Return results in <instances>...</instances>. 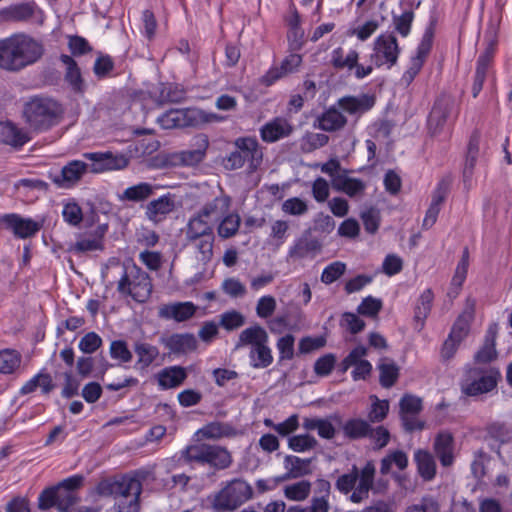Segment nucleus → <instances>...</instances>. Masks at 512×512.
Instances as JSON below:
<instances>
[{
	"label": "nucleus",
	"instance_id": "5fc2aeb1",
	"mask_svg": "<svg viewBox=\"0 0 512 512\" xmlns=\"http://www.w3.org/2000/svg\"><path fill=\"white\" fill-rule=\"evenodd\" d=\"M414 19V13L411 10L403 12L400 16L393 15V25L396 32L402 37L409 35L411 25Z\"/></svg>",
	"mask_w": 512,
	"mask_h": 512
},
{
	"label": "nucleus",
	"instance_id": "6ab92c4d",
	"mask_svg": "<svg viewBox=\"0 0 512 512\" xmlns=\"http://www.w3.org/2000/svg\"><path fill=\"white\" fill-rule=\"evenodd\" d=\"M88 172V163L80 160H72L62 167L60 174L53 177V182L65 187L74 185Z\"/></svg>",
	"mask_w": 512,
	"mask_h": 512
},
{
	"label": "nucleus",
	"instance_id": "09e8293b",
	"mask_svg": "<svg viewBox=\"0 0 512 512\" xmlns=\"http://www.w3.org/2000/svg\"><path fill=\"white\" fill-rule=\"evenodd\" d=\"M21 362V356L14 350L0 351V372L4 374L12 373Z\"/></svg>",
	"mask_w": 512,
	"mask_h": 512
},
{
	"label": "nucleus",
	"instance_id": "0e129e2a",
	"mask_svg": "<svg viewBox=\"0 0 512 512\" xmlns=\"http://www.w3.org/2000/svg\"><path fill=\"white\" fill-rule=\"evenodd\" d=\"M101 345V337L95 332H89L81 338L79 349L85 354H92L100 348Z\"/></svg>",
	"mask_w": 512,
	"mask_h": 512
},
{
	"label": "nucleus",
	"instance_id": "680f3d73",
	"mask_svg": "<svg viewBox=\"0 0 512 512\" xmlns=\"http://www.w3.org/2000/svg\"><path fill=\"white\" fill-rule=\"evenodd\" d=\"M140 495L136 494L130 498H119L114 504L115 512H139L141 508Z\"/></svg>",
	"mask_w": 512,
	"mask_h": 512
},
{
	"label": "nucleus",
	"instance_id": "393cba45",
	"mask_svg": "<svg viewBox=\"0 0 512 512\" xmlns=\"http://www.w3.org/2000/svg\"><path fill=\"white\" fill-rule=\"evenodd\" d=\"M475 313V301L468 299L466 302V307L463 312L456 319L451 332L450 338L455 339L456 341H462L469 333L470 324L474 319Z\"/></svg>",
	"mask_w": 512,
	"mask_h": 512
},
{
	"label": "nucleus",
	"instance_id": "864d4df0",
	"mask_svg": "<svg viewBox=\"0 0 512 512\" xmlns=\"http://www.w3.org/2000/svg\"><path fill=\"white\" fill-rule=\"evenodd\" d=\"M56 488V501H57V509L62 512L68 511V509L75 505L78 502V497L76 492L67 491L59 486H54Z\"/></svg>",
	"mask_w": 512,
	"mask_h": 512
},
{
	"label": "nucleus",
	"instance_id": "8fccbe9b",
	"mask_svg": "<svg viewBox=\"0 0 512 512\" xmlns=\"http://www.w3.org/2000/svg\"><path fill=\"white\" fill-rule=\"evenodd\" d=\"M318 442L310 434L294 435L288 439V446L295 452H304L314 449Z\"/></svg>",
	"mask_w": 512,
	"mask_h": 512
},
{
	"label": "nucleus",
	"instance_id": "b1692460",
	"mask_svg": "<svg viewBox=\"0 0 512 512\" xmlns=\"http://www.w3.org/2000/svg\"><path fill=\"white\" fill-rule=\"evenodd\" d=\"M302 63V56L300 54H290L281 63L280 67H272L262 76L261 82L266 86L272 85L275 81L294 72Z\"/></svg>",
	"mask_w": 512,
	"mask_h": 512
},
{
	"label": "nucleus",
	"instance_id": "4c0bfd02",
	"mask_svg": "<svg viewBox=\"0 0 512 512\" xmlns=\"http://www.w3.org/2000/svg\"><path fill=\"white\" fill-rule=\"evenodd\" d=\"M359 60V53L356 50H350L344 54V50L338 47L332 51L331 64L336 70L352 71Z\"/></svg>",
	"mask_w": 512,
	"mask_h": 512
},
{
	"label": "nucleus",
	"instance_id": "aec40b11",
	"mask_svg": "<svg viewBox=\"0 0 512 512\" xmlns=\"http://www.w3.org/2000/svg\"><path fill=\"white\" fill-rule=\"evenodd\" d=\"M292 132V125L282 117L272 119L260 129L261 138L266 143H273L284 137H288Z\"/></svg>",
	"mask_w": 512,
	"mask_h": 512
},
{
	"label": "nucleus",
	"instance_id": "de8ad7c7",
	"mask_svg": "<svg viewBox=\"0 0 512 512\" xmlns=\"http://www.w3.org/2000/svg\"><path fill=\"white\" fill-rule=\"evenodd\" d=\"M3 135L4 142L14 147H21L29 140L27 133L17 128L12 123H8L4 127Z\"/></svg>",
	"mask_w": 512,
	"mask_h": 512
},
{
	"label": "nucleus",
	"instance_id": "f257e3e1",
	"mask_svg": "<svg viewBox=\"0 0 512 512\" xmlns=\"http://www.w3.org/2000/svg\"><path fill=\"white\" fill-rule=\"evenodd\" d=\"M43 54V43L27 34L0 40V68L8 72L21 71L36 63Z\"/></svg>",
	"mask_w": 512,
	"mask_h": 512
},
{
	"label": "nucleus",
	"instance_id": "7c9ffc66",
	"mask_svg": "<svg viewBox=\"0 0 512 512\" xmlns=\"http://www.w3.org/2000/svg\"><path fill=\"white\" fill-rule=\"evenodd\" d=\"M375 104L373 96L363 94L360 97L345 96L338 100V106L349 114L366 112Z\"/></svg>",
	"mask_w": 512,
	"mask_h": 512
},
{
	"label": "nucleus",
	"instance_id": "f3484780",
	"mask_svg": "<svg viewBox=\"0 0 512 512\" xmlns=\"http://www.w3.org/2000/svg\"><path fill=\"white\" fill-rule=\"evenodd\" d=\"M164 129L195 127L194 108L171 109L158 117Z\"/></svg>",
	"mask_w": 512,
	"mask_h": 512
},
{
	"label": "nucleus",
	"instance_id": "4d7b16f0",
	"mask_svg": "<svg viewBox=\"0 0 512 512\" xmlns=\"http://www.w3.org/2000/svg\"><path fill=\"white\" fill-rule=\"evenodd\" d=\"M399 407L400 414H419L423 409L421 398L411 394H405L401 398Z\"/></svg>",
	"mask_w": 512,
	"mask_h": 512
},
{
	"label": "nucleus",
	"instance_id": "9b49d317",
	"mask_svg": "<svg viewBox=\"0 0 512 512\" xmlns=\"http://www.w3.org/2000/svg\"><path fill=\"white\" fill-rule=\"evenodd\" d=\"M84 159L90 161L88 164V172L100 174L106 171L122 170L129 164V158L121 153L114 154L107 152H86L83 154Z\"/></svg>",
	"mask_w": 512,
	"mask_h": 512
},
{
	"label": "nucleus",
	"instance_id": "58836bf2",
	"mask_svg": "<svg viewBox=\"0 0 512 512\" xmlns=\"http://www.w3.org/2000/svg\"><path fill=\"white\" fill-rule=\"evenodd\" d=\"M231 199L228 196L216 197L211 202H208L200 210L202 216L208 219L219 220L225 216L230 207Z\"/></svg>",
	"mask_w": 512,
	"mask_h": 512
},
{
	"label": "nucleus",
	"instance_id": "3c124183",
	"mask_svg": "<svg viewBox=\"0 0 512 512\" xmlns=\"http://www.w3.org/2000/svg\"><path fill=\"white\" fill-rule=\"evenodd\" d=\"M433 38H434V22H431L423 34L421 42L417 48V54L415 57H413L414 59H418L422 63H424L426 57L428 56V54L430 53V51L432 49Z\"/></svg>",
	"mask_w": 512,
	"mask_h": 512
},
{
	"label": "nucleus",
	"instance_id": "412c9836",
	"mask_svg": "<svg viewBox=\"0 0 512 512\" xmlns=\"http://www.w3.org/2000/svg\"><path fill=\"white\" fill-rule=\"evenodd\" d=\"M197 307L192 302H175L162 305L158 315L163 319H173L176 322H184L192 318Z\"/></svg>",
	"mask_w": 512,
	"mask_h": 512
},
{
	"label": "nucleus",
	"instance_id": "79ce46f5",
	"mask_svg": "<svg viewBox=\"0 0 512 512\" xmlns=\"http://www.w3.org/2000/svg\"><path fill=\"white\" fill-rule=\"evenodd\" d=\"M434 294L431 289H426L419 297L415 307L414 320L423 326L424 320L431 311Z\"/></svg>",
	"mask_w": 512,
	"mask_h": 512
},
{
	"label": "nucleus",
	"instance_id": "a211bd4d",
	"mask_svg": "<svg viewBox=\"0 0 512 512\" xmlns=\"http://www.w3.org/2000/svg\"><path fill=\"white\" fill-rule=\"evenodd\" d=\"M453 107V100L448 96H440L436 99L428 117V126L433 134H436L446 123Z\"/></svg>",
	"mask_w": 512,
	"mask_h": 512
},
{
	"label": "nucleus",
	"instance_id": "a19ab883",
	"mask_svg": "<svg viewBox=\"0 0 512 512\" xmlns=\"http://www.w3.org/2000/svg\"><path fill=\"white\" fill-rule=\"evenodd\" d=\"M378 369L380 372L379 381L382 387L390 388L398 380L399 367L393 361L388 362V359L384 358L378 365Z\"/></svg>",
	"mask_w": 512,
	"mask_h": 512
},
{
	"label": "nucleus",
	"instance_id": "49530a36",
	"mask_svg": "<svg viewBox=\"0 0 512 512\" xmlns=\"http://www.w3.org/2000/svg\"><path fill=\"white\" fill-rule=\"evenodd\" d=\"M240 216L238 214H226L218 226V234L222 238L234 236L240 226Z\"/></svg>",
	"mask_w": 512,
	"mask_h": 512
},
{
	"label": "nucleus",
	"instance_id": "338daca9",
	"mask_svg": "<svg viewBox=\"0 0 512 512\" xmlns=\"http://www.w3.org/2000/svg\"><path fill=\"white\" fill-rule=\"evenodd\" d=\"M113 69L114 62L109 55L99 56L93 66V72L99 79L107 77Z\"/></svg>",
	"mask_w": 512,
	"mask_h": 512
},
{
	"label": "nucleus",
	"instance_id": "5701e85b",
	"mask_svg": "<svg viewBox=\"0 0 512 512\" xmlns=\"http://www.w3.org/2000/svg\"><path fill=\"white\" fill-rule=\"evenodd\" d=\"M312 458L302 459L298 456L287 455L284 458L286 473L277 478L278 481H287L311 474Z\"/></svg>",
	"mask_w": 512,
	"mask_h": 512
},
{
	"label": "nucleus",
	"instance_id": "c9c22d12",
	"mask_svg": "<svg viewBox=\"0 0 512 512\" xmlns=\"http://www.w3.org/2000/svg\"><path fill=\"white\" fill-rule=\"evenodd\" d=\"M419 475L425 481H431L436 474V463L434 457L425 450H417L414 455Z\"/></svg>",
	"mask_w": 512,
	"mask_h": 512
},
{
	"label": "nucleus",
	"instance_id": "2f4dec72",
	"mask_svg": "<svg viewBox=\"0 0 512 512\" xmlns=\"http://www.w3.org/2000/svg\"><path fill=\"white\" fill-rule=\"evenodd\" d=\"M453 436L448 432H441L434 441V450L440 463L445 466H451L454 461L453 456Z\"/></svg>",
	"mask_w": 512,
	"mask_h": 512
},
{
	"label": "nucleus",
	"instance_id": "bb28decb",
	"mask_svg": "<svg viewBox=\"0 0 512 512\" xmlns=\"http://www.w3.org/2000/svg\"><path fill=\"white\" fill-rule=\"evenodd\" d=\"M347 124V118L335 107H330L317 117L314 127L326 132L341 130Z\"/></svg>",
	"mask_w": 512,
	"mask_h": 512
},
{
	"label": "nucleus",
	"instance_id": "e2e57ef3",
	"mask_svg": "<svg viewBox=\"0 0 512 512\" xmlns=\"http://www.w3.org/2000/svg\"><path fill=\"white\" fill-rule=\"evenodd\" d=\"M382 309V301L380 299L368 296L364 298L361 304L357 308V312L360 315L374 317Z\"/></svg>",
	"mask_w": 512,
	"mask_h": 512
},
{
	"label": "nucleus",
	"instance_id": "69168bd1",
	"mask_svg": "<svg viewBox=\"0 0 512 512\" xmlns=\"http://www.w3.org/2000/svg\"><path fill=\"white\" fill-rule=\"evenodd\" d=\"M222 290L232 298H240L246 294V287L237 278H227L222 283Z\"/></svg>",
	"mask_w": 512,
	"mask_h": 512
},
{
	"label": "nucleus",
	"instance_id": "e433bc0d",
	"mask_svg": "<svg viewBox=\"0 0 512 512\" xmlns=\"http://www.w3.org/2000/svg\"><path fill=\"white\" fill-rule=\"evenodd\" d=\"M154 194V186L147 182L126 188L119 196L121 201L142 202L150 198Z\"/></svg>",
	"mask_w": 512,
	"mask_h": 512
},
{
	"label": "nucleus",
	"instance_id": "13d9d810",
	"mask_svg": "<svg viewBox=\"0 0 512 512\" xmlns=\"http://www.w3.org/2000/svg\"><path fill=\"white\" fill-rule=\"evenodd\" d=\"M110 355L113 359L122 363L132 360V352L128 349V345L123 340H114L110 344Z\"/></svg>",
	"mask_w": 512,
	"mask_h": 512
},
{
	"label": "nucleus",
	"instance_id": "f03ea898",
	"mask_svg": "<svg viewBox=\"0 0 512 512\" xmlns=\"http://www.w3.org/2000/svg\"><path fill=\"white\" fill-rule=\"evenodd\" d=\"M179 461L191 467H208L213 472H217L230 468L233 457L224 446L197 442L180 451Z\"/></svg>",
	"mask_w": 512,
	"mask_h": 512
},
{
	"label": "nucleus",
	"instance_id": "6e6552de",
	"mask_svg": "<svg viewBox=\"0 0 512 512\" xmlns=\"http://www.w3.org/2000/svg\"><path fill=\"white\" fill-rule=\"evenodd\" d=\"M152 288L149 274L135 264L124 268L117 285V291L121 295L130 296L138 303L149 299Z\"/></svg>",
	"mask_w": 512,
	"mask_h": 512
},
{
	"label": "nucleus",
	"instance_id": "052dcab7",
	"mask_svg": "<svg viewBox=\"0 0 512 512\" xmlns=\"http://www.w3.org/2000/svg\"><path fill=\"white\" fill-rule=\"evenodd\" d=\"M281 208L285 214L293 216H301L306 214L308 211L307 203L298 197H292L285 200L282 203Z\"/></svg>",
	"mask_w": 512,
	"mask_h": 512
},
{
	"label": "nucleus",
	"instance_id": "dca6fc26",
	"mask_svg": "<svg viewBox=\"0 0 512 512\" xmlns=\"http://www.w3.org/2000/svg\"><path fill=\"white\" fill-rule=\"evenodd\" d=\"M159 342L171 354L175 355H184L197 349V340L191 333H174L170 336H162Z\"/></svg>",
	"mask_w": 512,
	"mask_h": 512
},
{
	"label": "nucleus",
	"instance_id": "0eeeda50",
	"mask_svg": "<svg viewBox=\"0 0 512 512\" xmlns=\"http://www.w3.org/2000/svg\"><path fill=\"white\" fill-rule=\"evenodd\" d=\"M500 379L501 373L498 368L492 366L469 368L461 380V392L469 397L480 396L494 390Z\"/></svg>",
	"mask_w": 512,
	"mask_h": 512
},
{
	"label": "nucleus",
	"instance_id": "ea45409f",
	"mask_svg": "<svg viewBox=\"0 0 512 512\" xmlns=\"http://www.w3.org/2000/svg\"><path fill=\"white\" fill-rule=\"evenodd\" d=\"M196 434L205 439H220L234 435L235 430L227 423L215 421L203 426Z\"/></svg>",
	"mask_w": 512,
	"mask_h": 512
},
{
	"label": "nucleus",
	"instance_id": "2eb2a0df",
	"mask_svg": "<svg viewBox=\"0 0 512 512\" xmlns=\"http://www.w3.org/2000/svg\"><path fill=\"white\" fill-rule=\"evenodd\" d=\"M0 226L11 231L15 237L22 239L34 236L41 229V225L38 222L22 218L15 213L2 215L0 217Z\"/></svg>",
	"mask_w": 512,
	"mask_h": 512
},
{
	"label": "nucleus",
	"instance_id": "cd10ccee",
	"mask_svg": "<svg viewBox=\"0 0 512 512\" xmlns=\"http://www.w3.org/2000/svg\"><path fill=\"white\" fill-rule=\"evenodd\" d=\"M186 368L182 366H169L156 375L158 384L161 389L167 390L176 388L184 383L187 378Z\"/></svg>",
	"mask_w": 512,
	"mask_h": 512
},
{
	"label": "nucleus",
	"instance_id": "f8f14e48",
	"mask_svg": "<svg viewBox=\"0 0 512 512\" xmlns=\"http://www.w3.org/2000/svg\"><path fill=\"white\" fill-rule=\"evenodd\" d=\"M399 53L400 48L396 37L393 34H383L375 40L371 60L377 67L387 65L391 68L396 64Z\"/></svg>",
	"mask_w": 512,
	"mask_h": 512
},
{
	"label": "nucleus",
	"instance_id": "a18cd8bd",
	"mask_svg": "<svg viewBox=\"0 0 512 512\" xmlns=\"http://www.w3.org/2000/svg\"><path fill=\"white\" fill-rule=\"evenodd\" d=\"M311 491V483L307 480H302L291 485H287L284 489L286 498L294 501L305 500Z\"/></svg>",
	"mask_w": 512,
	"mask_h": 512
},
{
	"label": "nucleus",
	"instance_id": "473e14b6",
	"mask_svg": "<svg viewBox=\"0 0 512 512\" xmlns=\"http://www.w3.org/2000/svg\"><path fill=\"white\" fill-rule=\"evenodd\" d=\"M320 249L321 243L318 239L311 237V230L309 229L305 231L303 236L290 248L289 255L291 257L304 258L309 253L319 251Z\"/></svg>",
	"mask_w": 512,
	"mask_h": 512
},
{
	"label": "nucleus",
	"instance_id": "37998d69",
	"mask_svg": "<svg viewBox=\"0 0 512 512\" xmlns=\"http://www.w3.org/2000/svg\"><path fill=\"white\" fill-rule=\"evenodd\" d=\"M214 235L202 236L196 240H187L193 244L200 254L199 261L203 264L209 263L213 258Z\"/></svg>",
	"mask_w": 512,
	"mask_h": 512
},
{
	"label": "nucleus",
	"instance_id": "c03bdc74",
	"mask_svg": "<svg viewBox=\"0 0 512 512\" xmlns=\"http://www.w3.org/2000/svg\"><path fill=\"white\" fill-rule=\"evenodd\" d=\"M487 437L499 442L500 444L508 443L512 438V431L502 422H493L486 426Z\"/></svg>",
	"mask_w": 512,
	"mask_h": 512
},
{
	"label": "nucleus",
	"instance_id": "4be33fe9",
	"mask_svg": "<svg viewBox=\"0 0 512 512\" xmlns=\"http://www.w3.org/2000/svg\"><path fill=\"white\" fill-rule=\"evenodd\" d=\"M175 209V199L171 194L150 201L146 206V217L157 224L163 221Z\"/></svg>",
	"mask_w": 512,
	"mask_h": 512
},
{
	"label": "nucleus",
	"instance_id": "1a4fd4ad",
	"mask_svg": "<svg viewBox=\"0 0 512 512\" xmlns=\"http://www.w3.org/2000/svg\"><path fill=\"white\" fill-rule=\"evenodd\" d=\"M253 495L252 487L243 479L229 481L212 501V507L219 512L234 511Z\"/></svg>",
	"mask_w": 512,
	"mask_h": 512
},
{
	"label": "nucleus",
	"instance_id": "20e7f679",
	"mask_svg": "<svg viewBox=\"0 0 512 512\" xmlns=\"http://www.w3.org/2000/svg\"><path fill=\"white\" fill-rule=\"evenodd\" d=\"M268 342L267 331L259 324H255L241 331L235 348L251 346L249 352L250 365L256 369H264L273 362L272 350L268 346Z\"/></svg>",
	"mask_w": 512,
	"mask_h": 512
},
{
	"label": "nucleus",
	"instance_id": "774afa93",
	"mask_svg": "<svg viewBox=\"0 0 512 512\" xmlns=\"http://www.w3.org/2000/svg\"><path fill=\"white\" fill-rule=\"evenodd\" d=\"M405 512H441V509L434 498L423 497L419 503L408 506Z\"/></svg>",
	"mask_w": 512,
	"mask_h": 512
},
{
	"label": "nucleus",
	"instance_id": "6e6d98bb",
	"mask_svg": "<svg viewBox=\"0 0 512 512\" xmlns=\"http://www.w3.org/2000/svg\"><path fill=\"white\" fill-rule=\"evenodd\" d=\"M295 337L292 334H286L277 341V349L279 351V362L291 360L294 357Z\"/></svg>",
	"mask_w": 512,
	"mask_h": 512
},
{
	"label": "nucleus",
	"instance_id": "4468645a",
	"mask_svg": "<svg viewBox=\"0 0 512 512\" xmlns=\"http://www.w3.org/2000/svg\"><path fill=\"white\" fill-rule=\"evenodd\" d=\"M4 20L9 22H29L42 24V10L34 2H24L11 5L1 11Z\"/></svg>",
	"mask_w": 512,
	"mask_h": 512
},
{
	"label": "nucleus",
	"instance_id": "9d476101",
	"mask_svg": "<svg viewBox=\"0 0 512 512\" xmlns=\"http://www.w3.org/2000/svg\"><path fill=\"white\" fill-rule=\"evenodd\" d=\"M96 492L103 497L112 496L118 501L119 498H130L132 495L141 494L142 483L137 478L129 476L107 478L98 483Z\"/></svg>",
	"mask_w": 512,
	"mask_h": 512
},
{
	"label": "nucleus",
	"instance_id": "a878e982",
	"mask_svg": "<svg viewBox=\"0 0 512 512\" xmlns=\"http://www.w3.org/2000/svg\"><path fill=\"white\" fill-rule=\"evenodd\" d=\"M60 60L66 66L64 79L72 91L78 94L84 93L86 85L77 62L66 54H62Z\"/></svg>",
	"mask_w": 512,
	"mask_h": 512
},
{
	"label": "nucleus",
	"instance_id": "7ed1b4c3",
	"mask_svg": "<svg viewBox=\"0 0 512 512\" xmlns=\"http://www.w3.org/2000/svg\"><path fill=\"white\" fill-rule=\"evenodd\" d=\"M375 472V465L372 461H368L360 470L353 465L348 473L337 478L335 487L344 495L352 492L350 500L360 503L368 498L369 491L373 488Z\"/></svg>",
	"mask_w": 512,
	"mask_h": 512
},
{
	"label": "nucleus",
	"instance_id": "ddd939ff",
	"mask_svg": "<svg viewBox=\"0 0 512 512\" xmlns=\"http://www.w3.org/2000/svg\"><path fill=\"white\" fill-rule=\"evenodd\" d=\"M208 147V136L206 134H198L193 138L191 148L171 154V161L175 165H197L204 160Z\"/></svg>",
	"mask_w": 512,
	"mask_h": 512
},
{
	"label": "nucleus",
	"instance_id": "c756f323",
	"mask_svg": "<svg viewBox=\"0 0 512 512\" xmlns=\"http://www.w3.org/2000/svg\"><path fill=\"white\" fill-rule=\"evenodd\" d=\"M134 352L137 356L134 368L140 372L147 371L160 354L158 347L147 342H136Z\"/></svg>",
	"mask_w": 512,
	"mask_h": 512
},
{
	"label": "nucleus",
	"instance_id": "f704fd0d",
	"mask_svg": "<svg viewBox=\"0 0 512 512\" xmlns=\"http://www.w3.org/2000/svg\"><path fill=\"white\" fill-rule=\"evenodd\" d=\"M371 430V425L368 421L361 418L348 419L342 425L344 436L349 440H359L367 438Z\"/></svg>",
	"mask_w": 512,
	"mask_h": 512
},
{
	"label": "nucleus",
	"instance_id": "c85d7f7f",
	"mask_svg": "<svg viewBox=\"0 0 512 512\" xmlns=\"http://www.w3.org/2000/svg\"><path fill=\"white\" fill-rule=\"evenodd\" d=\"M497 333L498 325L496 323L490 324L486 331L484 343L474 356L476 362L489 363L497 358V351L495 348Z\"/></svg>",
	"mask_w": 512,
	"mask_h": 512
},
{
	"label": "nucleus",
	"instance_id": "bf43d9fd",
	"mask_svg": "<svg viewBox=\"0 0 512 512\" xmlns=\"http://www.w3.org/2000/svg\"><path fill=\"white\" fill-rule=\"evenodd\" d=\"M345 271L346 265L343 262H333L323 270L321 281L325 284H331L338 280L345 273Z\"/></svg>",
	"mask_w": 512,
	"mask_h": 512
},
{
	"label": "nucleus",
	"instance_id": "423d86ee",
	"mask_svg": "<svg viewBox=\"0 0 512 512\" xmlns=\"http://www.w3.org/2000/svg\"><path fill=\"white\" fill-rule=\"evenodd\" d=\"M235 150L223 159L227 170H237L248 164V172H255L261 165L263 153L255 137H239L234 141Z\"/></svg>",
	"mask_w": 512,
	"mask_h": 512
},
{
	"label": "nucleus",
	"instance_id": "603ef678",
	"mask_svg": "<svg viewBox=\"0 0 512 512\" xmlns=\"http://www.w3.org/2000/svg\"><path fill=\"white\" fill-rule=\"evenodd\" d=\"M245 323V317L236 310L224 312L220 315L219 325L228 331L235 330Z\"/></svg>",
	"mask_w": 512,
	"mask_h": 512
},
{
	"label": "nucleus",
	"instance_id": "39448f33",
	"mask_svg": "<svg viewBox=\"0 0 512 512\" xmlns=\"http://www.w3.org/2000/svg\"><path fill=\"white\" fill-rule=\"evenodd\" d=\"M61 105L49 98L35 97L24 106V117L29 126L45 131L57 125L62 115Z\"/></svg>",
	"mask_w": 512,
	"mask_h": 512
},
{
	"label": "nucleus",
	"instance_id": "72a5a7b5",
	"mask_svg": "<svg viewBox=\"0 0 512 512\" xmlns=\"http://www.w3.org/2000/svg\"><path fill=\"white\" fill-rule=\"evenodd\" d=\"M207 219L205 216H202L201 212L192 217L187 224L186 239L196 240L202 236L214 235L213 228Z\"/></svg>",
	"mask_w": 512,
	"mask_h": 512
}]
</instances>
